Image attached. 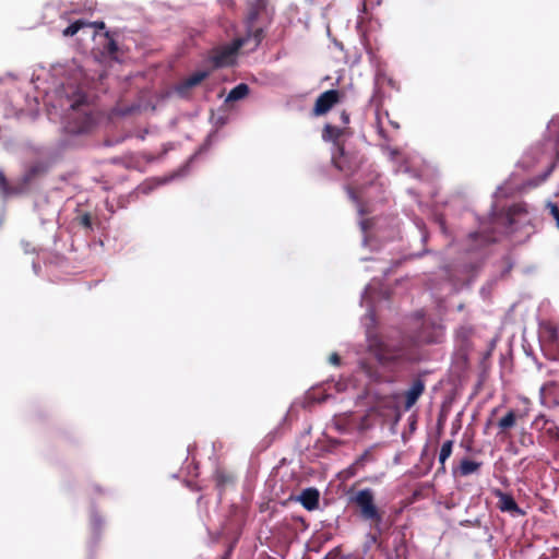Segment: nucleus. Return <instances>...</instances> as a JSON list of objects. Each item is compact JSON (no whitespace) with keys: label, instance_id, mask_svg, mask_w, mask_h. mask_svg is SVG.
I'll return each instance as SVG.
<instances>
[{"label":"nucleus","instance_id":"1","mask_svg":"<svg viewBox=\"0 0 559 559\" xmlns=\"http://www.w3.org/2000/svg\"><path fill=\"white\" fill-rule=\"evenodd\" d=\"M368 349L382 366L411 362L416 358L412 346L407 342H392L377 335L369 338Z\"/></svg>","mask_w":559,"mask_h":559},{"label":"nucleus","instance_id":"2","mask_svg":"<svg viewBox=\"0 0 559 559\" xmlns=\"http://www.w3.org/2000/svg\"><path fill=\"white\" fill-rule=\"evenodd\" d=\"M249 37H238L229 44L215 47L210 52V61L214 68L231 67L236 63L239 50L247 45Z\"/></svg>","mask_w":559,"mask_h":559},{"label":"nucleus","instance_id":"3","mask_svg":"<svg viewBox=\"0 0 559 559\" xmlns=\"http://www.w3.org/2000/svg\"><path fill=\"white\" fill-rule=\"evenodd\" d=\"M343 135V129L326 123L322 130V139L326 142H333L338 151V155L332 156L333 165L341 171L352 173L356 168L347 163V156L344 146L340 143V138Z\"/></svg>","mask_w":559,"mask_h":559},{"label":"nucleus","instance_id":"4","mask_svg":"<svg viewBox=\"0 0 559 559\" xmlns=\"http://www.w3.org/2000/svg\"><path fill=\"white\" fill-rule=\"evenodd\" d=\"M353 502L359 508L361 518L371 521L378 528L382 523L383 516L374 504L372 490L369 488L359 490L353 498Z\"/></svg>","mask_w":559,"mask_h":559},{"label":"nucleus","instance_id":"5","mask_svg":"<svg viewBox=\"0 0 559 559\" xmlns=\"http://www.w3.org/2000/svg\"><path fill=\"white\" fill-rule=\"evenodd\" d=\"M343 94L338 90H328L320 94L314 102L312 112L314 116L328 114L342 99Z\"/></svg>","mask_w":559,"mask_h":559},{"label":"nucleus","instance_id":"6","mask_svg":"<svg viewBox=\"0 0 559 559\" xmlns=\"http://www.w3.org/2000/svg\"><path fill=\"white\" fill-rule=\"evenodd\" d=\"M492 495L498 499L497 508L501 512L511 514L512 516H524L525 511L522 510L511 493L504 492L499 488L492 489Z\"/></svg>","mask_w":559,"mask_h":559},{"label":"nucleus","instance_id":"7","mask_svg":"<svg viewBox=\"0 0 559 559\" xmlns=\"http://www.w3.org/2000/svg\"><path fill=\"white\" fill-rule=\"evenodd\" d=\"M213 480L215 488L218 490L219 496H222L227 489L235 486L237 476L233 471L217 466L213 473Z\"/></svg>","mask_w":559,"mask_h":559},{"label":"nucleus","instance_id":"8","mask_svg":"<svg viewBox=\"0 0 559 559\" xmlns=\"http://www.w3.org/2000/svg\"><path fill=\"white\" fill-rule=\"evenodd\" d=\"M207 76V71H197L192 73L175 86L176 94L182 98L188 97L190 95V91L201 84Z\"/></svg>","mask_w":559,"mask_h":559},{"label":"nucleus","instance_id":"9","mask_svg":"<svg viewBox=\"0 0 559 559\" xmlns=\"http://www.w3.org/2000/svg\"><path fill=\"white\" fill-rule=\"evenodd\" d=\"M426 390V383L420 377L415 378L412 381L411 386L404 392V408L409 411L424 394Z\"/></svg>","mask_w":559,"mask_h":559},{"label":"nucleus","instance_id":"10","mask_svg":"<svg viewBox=\"0 0 559 559\" xmlns=\"http://www.w3.org/2000/svg\"><path fill=\"white\" fill-rule=\"evenodd\" d=\"M540 403L545 406L552 407L559 405V382L548 381L542 385L539 390Z\"/></svg>","mask_w":559,"mask_h":559},{"label":"nucleus","instance_id":"11","mask_svg":"<svg viewBox=\"0 0 559 559\" xmlns=\"http://www.w3.org/2000/svg\"><path fill=\"white\" fill-rule=\"evenodd\" d=\"M46 171V168L43 164L36 163L31 165L25 173L23 174L19 185V188H23V193L27 191L31 183L43 175Z\"/></svg>","mask_w":559,"mask_h":559},{"label":"nucleus","instance_id":"12","mask_svg":"<svg viewBox=\"0 0 559 559\" xmlns=\"http://www.w3.org/2000/svg\"><path fill=\"white\" fill-rule=\"evenodd\" d=\"M483 466V462L473 461L467 457L461 460L457 467L453 468L454 476L466 477L477 474Z\"/></svg>","mask_w":559,"mask_h":559},{"label":"nucleus","instance_id":"13","mask_svg":"<svg viewBox=\"0 0 559 559\" xmlns=\"http://www.w3.org/2000/svg\"><path fill=\"white\" fill-rule=\"evenodd\" d=\"M319 498L320 493L319 490L316 488H307L301 491L299 501L301 502L302 507L308 510L312 511L318 508L319 506Z\"/></svg>","mask_w":559,"mask_h":559},{"label":"nucleus","instance_id":"14","mask_svg":"<svg viewBox=\"0 0 559 559\" xmlns=\"http://www.w3.org/2000/svg\"><path fill=\"white\" fill-rule=\"evenodd\" d=\"M533 427L540 430H546V432L551 438H559V428L555 425L554 421L548 420L544 415H538L533 421Z\"/></svg>","mask_w":559,"mask_h":559},{"label":"nucleus","instance_id":"15","mask_svg":"<svg viewBox=\"0 0 559 559\" xmlns=\"http://www.w3.org/2000/svg\"><path fill=\"white\" fill-rule=\"evenodd\" d=\"M374 461V456L370 449L366 450L360 454L355 462L348 467V472L352 476L356 475L359 471L364 469L368 463Z\"/></svg>","mask_w":559,"mask_h":559},{"label":"nucleus","instance_id":"16","mask_svg":"<svg viewBox=\"0 0 559 559\" xmlns=\"http://www.w3.org/2000/svg\"><path fill=\"white\" fill-rule=\"evenodd\" d=\"M516 425V414L514 411H509L497 424L499 428L498 436L507 437L509 430Z\"/></svg>","mask_w":559,"mask_h":559},{"label":"nucleus","instance_id":"17","mask_svg":"<svg viewBox=\"0 0 559 559\" xmlns=\"http://www.w3.org/2000/svg\"><path fill=\"white\" fill-rule=\"evenodd\" d=\"M250 88L248 84L240 83L230 90L225 102L231 103L246 98L249 95Z\"/></svg>","mask_w":559,"mask_h":559},{"label":"nucleus","instance_id":"18","mask_svg":"<svg viewBox=\"0 0 559 559\" xmlns=\"http://www.w3.org/2000/svg\"><path fill=\"white\" fill-rule=\"evenodd\" d=\"M0 191L4 197L16 195L23 193V188H19V185L10 186L4 173L0 170Z\"/></svg>","mask_w":559,"mask_h":559},{"label":"nucleus","instance_id":"19","mask_svg":"<svg viewBox=\"0 0 559 559\" xmlns=\"http://www.w3.org/2000/svg\"><path fill=\"white\" fill-rule=\"evenodd\" d=\"M452 448H453V441L447 440L441 445L440 452H439V463H440V469L442 472L445 471V461L451 456L452 454Z\"/></svg>","mask_w":559,"mask_h":559},{"label":"nucleus","instance_id":"20","mask_svg":"<svg viewBox=\"0 0 559 559\" xmlns=\"http://www.w3.org/2000/svg\"><path fill=\"white\" fill-rule=\"evenodd\" d=\"M360 369L365 372V374L372 381H378L381 378V374L379 373L376 366H373L371 362L367 360H361Z\"/></svg>","mask_w":559,"mask_h":559},{"label":"nucleus","instance_id":"21","mask_svg":"<svg viewBox=\"0 0 559 559\" xmlns=\"http://www.w3.org/2000/svg\"><path fill=\"white\" fill-rule=\"evenodd\" d=\"M246 37H249L247 44L252 43L251 50H254L264 38V32L261 27H258L253 31H249Z\"/></svg>","mask_w":559,"mask_h":559},{"label":"nucleus","instance_id":"22","mask_svg":"<svg viewBox=\"0 0 559 559\" xmlns=\"http://www.w3.org/2000/svg\"><path fill=\"white\" fill-rule=\"evenodd\" d=\"M88 25L87 21L78 20L70 24L67 28L63 29L62 34L64 37L74 36L81 28L86 27Z\"/></svg>","mask_w":559,"mask_h":559},{"label":"nucleus","instance_id":"23","mask_svg":"<svg viewBox=\"0 0 559 559\" xmlns=\"http://www.w3.org/2000/svg\"><path fill=\"white\" fill-rule=\"evenodd\" d=\"M105 36L108 39L105 46V51L108 53V56L117 60L118 58L116 57V52L118 51V45L116 40L109 35V32H106Z\"/></svg>","mask_w":559,"mask_h":559},{"label":"nucleus","instance_id":"24","mask_svg":"<svg viewBox=\"0 0 559 559\" xmlns=\"http://www.w3.org/2000/svg\"><path fill=\"white\" fill-rule=\"evenodd\" d=\"M550 131L556 134L557 142H559V115L555 116L549 123Z\"/></svg>","mask_w":559,"mask_h":559},{"label":"nucleus","instance_id":"25","mask_svg":"<svg viewBox=\"0 0 559 559\" xmlns=\"http://www.w3.org/2000/svg\"><path fill=\"white\" fill-rule=\"evenodd\" d=\"M79 224L85 228L92 227V217L90 213H84L79 217Z\"/></svg>","mask_w":559,"mask_h":559},{"label":"nucleus","instance_id":"26","mask_svg":"<svg viewBox=\"0 0 559 559\" xmlns=\"http://www.w3.org/2000/svg\"><path fill=\"white\" fill-rule=\"evenodd\" d=\"M549 211L554 219L556 221V225L559 228V206L555 203H549Z\"/></svg>","mask_w":559,"mask_h":559},{"label":"nucleus","instance_id":"27","mask_svg":"<svg viewBox=\"0 0 559 559\" xmlns=\"http://www.w3.org/2000/svg\"><path fill=\"white\" fill-rule=\"evenodd\" d=\"M377 129H378L379 134H380L382 138H385V135H384V129H383V124H382V120H381V116H380V112H379V111L377 112Z\"/></svg>","mask_w":559,"mask_h":559},{"label":"nucleus","instance_id":"28","mask_svg":"<svg viewBox=\"0 0 559 559\" xmlns=\"http://www.w3.org/2000/svg\"><path fill=\"white\" fill-rule=\"evenodd\" d=\"M329 361L335 366H340L341 364V357L338 354L336 353H333L330 357H329Z\"/></svg>","mask_w":559,"mask_h":559},{"label":"nucleus","instance_id":"29","mask_svg":"<svg viewBox=\"0 0 559 559\" xmlns=\"http://www.w3.org/2000/svg\"><path fill=\"white\" fill-rule=\"evenodd\" d=\"M87 26L95 27L96 29H104L106 27L103 21L88 22Z\"/></svg>","mask_w":559,"mask_h":559},{"label":"nucleus","instance_id":"30","mask_svg":"<svg viewBox=\"0 0 559 559\" xmlns=\"http://www.w3.org/2000/svg\"><path fill=\"white\" fill-rule=\"evenodd\" d=\"M549 338L551 341H556L558 338V331L554 326H550V329H549Z\"/></svg>","mask_w":559,"mask_h":559},{"label":"nucleus","instance_id":"31","mask_svg":"<svg viewBox=\"0 0 559 559\" xmlns=\"http://www.w3.org/2000/svg\"><path fill=\"white\" fill-rule=\"evenodd\" d=\"M341 120H342V122H343L344 124L349 123V115L347 114V111H346V110H343V111L341 112Z\"/></svg>","mask_w":559,"mask_h":559},{"label":"nucleus","instance_id":"32","mask_svg":"<svg viewBox=\"0 0 559 559\" xmlns=\"http://www.w3.org/2000/svg\"><path fill=\"white\" fill-rule=\"evenodd\" d=\"M258 14L259 11L257 9L251 10L248 16L249 21L253 22L258 17Z\"/></svg>","mask_w":559,"mask_h":559},{"label":"nucleus","instance_id":"33","mask_svg":"<svg viewBox=\"0 0 559 559\" xmlns=\"http://www.w3.org/2000/svg\"><path fill=\"white\" fill-rule=\"evenodd\" d=\"M83 104V100L82 99H79V100H75L72 105H71V108L73 110H76L81 105Z\"/></svg>","mask_w":559,"mask_h":559},{"label":"nucleus","instance_id":"34","mask_svg":"<svg viewBox=\"0 0 559 559\" xmlns=\"http://www.w3.org/2000/svg\"><path fill=\"white\" fill-rule=\"evenodd\" d=\"M231 552V547L226 551V554L222 557V559H229Z\"/></svg>","mask_w":559,"mask_h":559},{"label":"nucleus","instance_id":"35","mask_svg":"<svg viewBox=\"0 0 559 559\" xmlns=\"http://www.w3.org/2000/svg\"><path fill=\"white\" fill-rule=\"evenodd\" d=\"M391 124H392L395 129H399V128H400V126H399L397 123H395V122H392V121H391Z\"/></svg>","mask_w":559,"mask_h":559},{"label":"nucleus","instance_id":"36","mask_svg":"<svg viewBox=\"0 0 559 559\" xmlns=\"http://www.w3.org/2000/svg\"><path fill=\"white\" fill-rule=\"evenodd\" d=\"M528 442H530V443H533V439H532V437H531V436H528Z\"/></svg>","mask_w":559,"mask_h":559}]
</instances>
